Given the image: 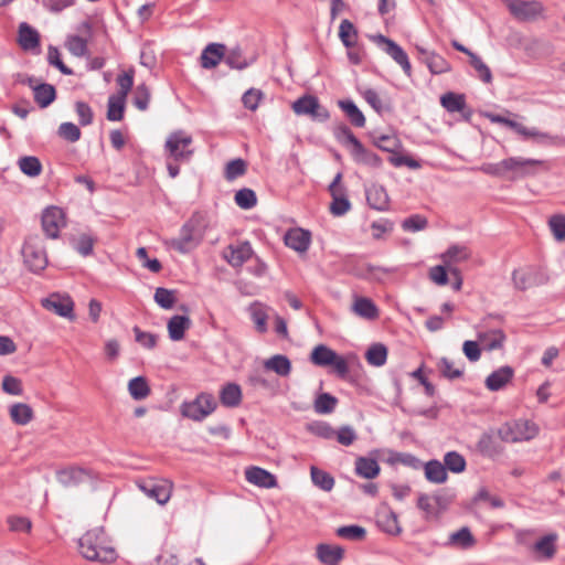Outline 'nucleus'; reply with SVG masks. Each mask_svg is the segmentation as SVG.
Wrapping results in <instances>:
<instances>
[{
	"label": "nucleus",
	"instance_id": "obj_9",
	"mask_svg": "<svg viewBox=\"0 0 565 565\" xmlns=\"http://www.w3.org/2000/svg\"><path fill=\"white\" fill-rule=\"evenodd\" d=\"M510 13L519 21H533L543 12L539 1L503 0Z\"/></svg>",
	"mask_w": 565,
	"mask_h": 565
},
{
	"label": "nucleus",
	"instance_id": "obj_11",
	"mask_svg": "<svg viewBox=\"0 0 565 565\" xmlns=\"http://www.w3.org/2000/svg\"><path fill=\"white\" fill-rule=\"evenodd\" d=\"M77 31L79 34L66 38L65 47L72 55L83 57L87 54V41L92 36V25L88 21H84L77 26Z\"/></svg>",
	"mask_w": 565,
	"mask_h": 565
},
{
	"label": "nucleus",
	"instance_id": "obj_14",
	"mask_svg": "<svg viewBox=\"0 0 565 565\" xmlns=\"http://www.w3.org/2000/svg\"><path fill=\"white\" fill-rule=\"evenodd\" d=\"M139 487L146 495L154 499L159 504H166L172 493V483L168 480H149L142 482Z\"/></svg>",
	"mask_w": 565,
	"mask_h": 565
},
{
	"label": "nucleus",
	"instance_id": "obj_33",
	"mask_svg": "<svg viewBox=\"0 0 565 565\" xmlns=\"http://www.w3.org/2000/svg\"><path fill=\"white\" fill-rule=\"evenodd\" d=\"M338 106L354 127L362 128L365 126V117L354 102L351 99H341L338 102Z\"/></svg>",
	"mask_w": 565,
	"mask_h": 565
},
{
	"label": "nucleus",
	"instance_id": "obj_63",
	"mask_svg": "<svg viewBox=\"0 0 565 565\" xmlns=\"http://www.w3.org/2000/svg\"><path fill=\"white\" fill-rule=\"evenodd\" d=\"M470 65L475 68V71L478 74V77L484 82V83H491L492 81V74L490 68L487 64L483 63V61L477 55L473 54L469 58Z\"/></svg>",
	"mask_w": 565,
	"mask_h": 565
},
{
	"label": "nucleus",
	"instance_id": "obj_47",
	"mask_svg": "<svg viewBox=\"0 0 565 565\" xmlns=\"http://www.w3.org/2000/svg\"><path fill=\"white\" fill-rule=\"evenodd\" d=\"M310 475L313 484L319 487L321 490L331 491L333 489L334 479L330 473L317 467H311Z\"/></svg>",
	"mask_w": 565,
	"mask_h": 565
},
{
	"label": "nucleus",
	"instance_id": "obj_46",
	"mask_svg": "<svg viewBox=\"0 0 565 565\" xmlns=\"http://www.w3.org/2000/svg\"><path fill=\"white\" fill-rule=\"evenodd\" d=\"M437 369L444 377L451 381L463 375V366H455V363L448 358L439 359Z\"/></svg>",
	"mask_w": 565,
	"mask_h": 565
},
{
	"label": "nucleus",
	"instance_id": "obj_6",
	"mask_svg": "<svg viewBox=\"0 0 565 565\" xmlns=\"http://www.w3.org/2000/svg\"><path fill=\"white\" fill-rule=\"evenodd\" d=\"M543 164V161L536 159H524L520 157H511L502 160V167L505 172L511 173L510 179L525 178L535 174V167Z\"/></svg>",
	"mask_w": 565,
	"mask_h": 565
},
{
	"label": "nucleus",
	"instance_id": "obj_20",
	"mask_svg": "<svg viewBox=\"0 0 565 565\" xmlns=\"http://www.w3.org/2000/svg\"><path fill=\"white\" fill-rule=\"evenodd\" d=\"M255 55H246L241 46L225 49L224 62L231 68L242 71L252 65L255 62Z\"/></svg>",
	"mask_w": 565,
	"mask_h": 565
},
{
	"label": "nucleus",
	"instance_id": "obj_42",
	"mask_svg": "<svg viewBox=\"0 0 565 565\" xmlns=\"http://www.w3.org/2000/svg\"><path fill=\"white\" fill-rule=\"evenodd\" d=\"M128 392L135 401H142L150 395V387L146 377L137 376L129 381Z\"/></svg>",
	"mask_w": 565,
	"mask_h": 565
},
{
	"label": "nucleus",
	"instance_id": "obj_32",
	"mask_svg": "<svg viewBox=\"0 0 565 565\" xmlns=\"http://www.w3.org/2000/svg\"><path fill=\"white\" fill-rule=\"evenodd\" d=\"M478 340L484 350L493 351L502 348L505 341V334L501 329H492L479 332Z\"/></svg>",
	"mask_w": 565,
	"mask_h": 565
},
{
	"label": "nucleus",
	"instance_id": "obj_51",
	"mask_svg": "<svg viewBox=\"0 0 565 565\" xmlns=\"http://www.w3.org/2000/svg\"><path fill=\"white\" fill-rule=\"evenodd\" d=\"M332 202L330 204V212L334 216H342L351 209V203L344 192L330 193Z\"/></svg>",
	"mask_w": 565,
	"mask_h": 565
},
{
	"label": "nucleus",
	"instance_id": "obj_26",
	"mask_svg": "<svg viewBox=\"0 0 565 565\" xmlns=\"http://www.w3.org/2000/svg\"><path fill=\"white\" fill-rule=\"evenodd\" d=\"M514 371L510 366H501L493 371L486 379V387L491 392H497L503 388L513 377Z\"/></svg>",
	"mask_w": 565,
	"mask_h": 565
},
{
	"label": "nucleus",
	"instance_id": "obj_60",
	"mask_svg": "<svg viewBox=\"0 0 565 565\" xmlns=\"http://www.w3.org/2000/svg\"><path fill=\"white\" fill-rule=\"evenodd\" d=\"M550 230L558 242L565 241V215L556 214L548 220Z\"/></svg>",
	"mask_w": 565,
	"mask_h": 565
},
{
	"label": "nucleus",
	"instance_id": "obj_31",
	"mask_svg": "<svg viewBox=\"0 0 565 565\" xmlns=\"http://www.w3.org/2000/svg\"><path fill=\"white\" fill-rule=\"evenodd\" d=\"M556 534H547L533 545V553L537 559H550L556 552Z\"/></svg>",
	"mask_w": 565,
	"mask_h": 565
},
{
	"label": "nucleus",
	"instance_id": "obj_54",
	"mask_svg": "<svg viewBox=\"0 0 565 565\" xmlns=\"http://www.w3.org/2000/svg\"><path fill=\"white\" fill-rule=\"evenodd\" d=\"M444 466L446 470H450L454 473H460L466 469V459L462 455L457 451H449L444 457Z\"/></svg>",
	"mask_w": 565,
	"mask_h": 565
},
{
	"label": "nucleus",
	"instance_id": "obj_37",
	"mask_svg": "<svg viewBox=\"0 0 565 565\" xmlns=\"http://www.w3.org/2000/svg\"><path fill=\"white\" fill-rule=\"evenodd\" d=\"M380 465L373 458L359 457L355 460V472L365 479H374L380 473Z\"/></svg>",
	"mask_w": 565,
	"mask_h": 565
},
{
	"label": "nucleus",
	"instance_id": "obj_62",
	"mask_svg": "<svg viewBox=\"0 0 565 565\" xmlns=\"http://www.w3.org/2000/svg\"><path fill=\"white\" fill-rule=\"evenodd\" d=\"M57 134L61 138L70 142H76L82 135L81 129L73 122L61 124Z\"/></svg>",
	"mask_w": 565,
	"mask_h": 565
},
{
	"label": "nucleus",
	"instance_id": "obj_53",
	"mask_svg": "<svg viewBox=\"0 0 565 565\" xmlns=\"http://www.w3.org/2000/svg\"><path fill=\"white\" fill-rule=\"evenodd\" d=\"M335 533L339 537L349 541H362L366 536V530L360 525L340 526L337 529Z\"/></svg>",
	"mask_w": 565,
	"mask_h": 565
},
{
	"label": "nucleus",
	"instance_id": "obj_27",
	"mask_svg": "<svg viewBox=\"0 0 565 565\" xmlns=\"http://www.w3.org/2000/svg\"><path fill=\"white\" fill-rule=\"evenodd\" d=\"M344 556V550L339 545L319 544L317 557L326 565H338Z\"/></svg>",
	"mask_w": 565,
	"mask_h": 565
},
{
	"label": "nucleus",
	"instance_id": "obj_48",
	"mask_svg": "<svg viewBox=\"0 0 565 565\" xmlns=\"http://www.w3.org/2000/svg\"><path fill=\"white\" fill-rule=\"evenodd\" d=\"M440 103L450 113L462 111L466 108L465 96L451 92L444 94Z\"/></svg>",
	"mask_w": 565,
	"mask_h": 565
},
{
	"label": "nucleus",
	"instance_id": "obj_57",
	"mask_svg": "<svg viewBox=\"0 0 565 565\" xmlns=\"http://www.w3.org/2000/svg\"><path fill=\"white\" fill-rule=\"evenodd\" d=\"M235 203L244 210L254 207L257 203L256 194L253 190L244 188L236 192Z\"/></svg>",
	"mask_w": 565,
	"mask_h": 565
},
{
	"label": "nucleus",
	"instance_id": "obj_16",
	"mask_svg": "<svg viewBox=\"0 0 565 565\" xmlns=\"http://www.w3.org/2000/svg\"><path fill=\"white\" fill-rule=\"evenodd\" d=\"M416 50L419 54V60L426 64L431 74H444L451 70L449 62L440 54L428 51L419 45L416 46Z\"/></svg>",
	"mask_w": 565,
	"mask_h": 565
},
{
	"label": "nucleus",
	"instance_id": "obj_22",
	"mask_svg": "<svg viewBox=\"0 0 565 565\" xmlns=\"http://www.w3.org/2000/svg\"><path fill=\"white\" fill-rule=\"evenodd\" d=\"M284 241L288 247L303 253L309 248L311 235L302 228H291L285 234Z\"/></svg>",
	"mask_w": 565,
	"mask_h": 565
},
{
	"label": "nucleus",
	"instance_id": "obj_41",
	"mask_svg": "<svg viewBox=\"0 0 565 565\" xmlns=\"http://www.w3.org/2000/svg\"><path fill=\"white\" fill-rule=\"evenodd\" d=\"M10 417L17 425H26L33 419V409L25 403H15L10 407Z\"/></svg>",
	"mask_w": 565,
	"mask_h": 565
},
{
	"label": "nucleus",
	"instance_id": "obj_2",
	"mask_svg": "<svg viewBox=\"0 0 565 565\" xmlns=\"http://www.w3.org/2000/svg\"><path fill=\"white\" fill-rule=\"evenodd\" d=\"M209 222L204 213L194 212L182 225L180 234L171 238L167 244L169 247L181 254L189 253L196 248L204 238Z\"/></svg>",
	"mask_w": 565,
	"mask_h": 565
},
{
	"label": "nucleus",
	"instance_id": "obj_56",
	"mask_svg": "<svg viewBox=\"0 0 565 565\" xmlns=\"http://www.w3.org/2000/svg\"><path fill=\"white\" fill-rule=\"evenodd\" d=\"M153 298L157 305L163 309L173 308L177 301L175 291L163 287H159L156 289Z\"/></svg>",
	"mask_w": 565,
	"mask_h": 565
},
{
	"label": "nucleus",
	"instance_id": "obj_7",
	"mask_svg": "<svg viewBox=\"0 0 565 565\" xmlns=\"http://www.w3.org/2000/svg\"><path fill=\"white\" fill-rule=\"evenodd\" d=\"M57 481L65 488L78 487L95 479L94 472L78 466H70L56 471Z\"/></svg>",
	"mask_w": 565,
	"mask_h": 565
},
{
	"label": "nucleus",
	"instance_id": "obj_18",
	"mask_svg": "<svg viewBox=\"0 0 565 565\" xmlns=\"http://www.w3.org/2000/svg\"><path fill=\"white\" fill-rule=\"evenodd\" d=\"M253 255V248L249 242H242L237 245H230L223 250L224 259L232 267H241Z\"/></svg>",
	"mask_w": 565,
	"mask_h": 565
},
{
	"label": "nucleus",
	"instance_id": "obj_55",
	"mask_svg": "<svg viewBox=\"0 0 565 565\" xmlns=\"http://www.w3.org/2000/svg\"><path fill=\"white\" fill-rule=\"evenodd\" d=\"M339 36L345 47H352L356 41V30L352 22L343 20L339 28Z\"/></svg>",
	"mask_w": 565,
	"mask_h": 565
},
{
	"label": "nucleus",
	"instance_id": "obj_49",
	"mask_svg": "<svg viewBox=\"0 0 565 565\" xmlns=\"http://www.w3.org/2000/svg\"><path fill=\"white\" fill-rule=\"evenodd\" d=\"M20 170L28 177L34 178L42 172L41 161L33 156L22 157L18 161Z\"/></svg>",
	"mask_w": 565,
	"mask_h": 565
},
{
	"label": "nucleus",
	"instance_id": "obj_21",
	"mask_svg": "<svg viewBox=\"0 0 565 565\" xmlns=\"http://www.w3.org/2000/svg\"><path fill=\"white\" fill-rule=\"evenodd\" d=\"M504 126L511 128L516 134L524 137L525 139L535 138L540 142H548V143H555L557 140V137L551 136L547 132H542L535 128H527V127L523 126L522 124H520L515 120L509 119V118L507 121H504Z\"/></svg>",
	"mask_w": 565,
	"mask_h": 565
},
{
	"label": "nucleus",
	"instance_id": "obj_1",
	"mask_svg": "<svg viewBox=\"0 0 565 565\" xmlns=\"http://www.w3.org/2000/svg\"><path fill=\"white\" fill-rule=\"evenodd\" d=\"M78 550L88 561L111 563L117 558V553L102 527L87 531L78 540Z\"/></svg>",
	"mask_w": 565,
	"mask_h": 565
},
{
	"label": "nucleus",
	"instance_id": "obj_19",
	"mask_svg": "<svg viewBox=\"0 0 565 565\" xmlns=\"http://www.w3.org/2000/svg\"><path fill=\"white\" fill-rule=\"evenodd\" d=\"M246 480L259 488L271 489L277 486L276 477L260 467H249L245 470Z\"/></svg>",
	"mask_w": 565,
	"mask_h": 565
},
{
	"label": "nucleus",
	"instance_id": "obj_44",
	"mask_svg": "<svg viewBox=\"0 0 565 565\" xmlns=\"http://www.w3.org/2000/svg\"><path fill=\"white\" fill-rule=\"evenodd\" d=\"M365 359L373 366L384 365L387 359L386 347L382 343L372 344L365 353Z\"/></svg>",
	"mask_w": 565,
	"mask_h": 565
},
{
	"label": "nucleus",
	"instance_id": "obj_4",
	"mask_svg": "<svg viewBox=\"0 0 565 565\" xmlns=\"http://www.w3.org/2000/svg\"><path fill=\"white\" fill-rule=\"evenodd\" d=\"M539 433L537 426L530 420H515L507 423L499 428V437L507 443L530 440Z\"/></svg>",
	"mask_w": 565,
	"mask_h": 565
},
{
	"label": "nucleus",
	"instance_id": "obj_52",
	"mask_svg": "<svg viewBox=\"0 0 565 565\" xmlns=\"http://www.w3.org/2000/svg\"><path fill=\"white\" fill-rule=\"evenodd\" d=\"M448 544L469 548L475 544V539L468 527H461L459 531L450 534Z\"/></svg>",
	"mask_w": 565,
	"mask_h": 565
},
{
	"label": "nucleus",
	"instance_id": "obj_61",
	"mask_svg": "<svg viewBox=\"0 0 565 565\" xmlns=\"http://www.w3.org/2000/svg\"><path fill=\"white\" fill-rule=\"evenodd\" d=\"M264 98V94L260 89L249 88L242 97V103L245 108L255 111L258 108L260 100Z\"/></svg>",
	"mask_w": 565,
	"mask_h": 565
},
{
	"label": "nucleus",
	"instance_id": "obj_36",
	"mask_svg": "<svg viewBox=\"0 0 565 565\" xmlns=\"http://www.w3.org/2000/svg\"><path fill=\"white\" fill-rule=\"evenodd\" d=\"M351 156L360 164L372 168H380L382 164V159L376 153L367 150L362 143L358 145L355 149H351Z\"/></svg>",
	"mask_w": 565,
	"mask_h": 565
},
{
	"label": "nucleus",
	"instance_id": "obj_64",
	"mask_svg": "<svg viewBox=\"0 0 565 565\" xmlns=\"http://www.w3.org/2000/svg\"><path fill=\"white\" fill-rule=\"evenodd\" d=\"M149 100H150L149 88L145 84L138 85L135 89L134 105L139 110H146L148 108Z\"/></svg>",
	"mask_w": 565,
	"mask_h": 565
},
{
	"label": "nucleus",
	"instance_id": "obj_38",
	"mask_svg": "<svg viewBox=\"0 0 565 565\" xmlns=\"http://www.w3.org/2000/svg\"><path fill=\"white\" fill-rule=\"evenodd\" d=\"M425 477L429 482L444 483L446 482L448 475L446 467L438 460H429L424 465Z\"/></svg>",
	"mask_w": 565,
	"mask_h": 565
},
{
	"label": "nucleus",
	"instance_id": "obj_12",
	"mask_svg": "<svg viewBox=\"0 0 565 565\" xmlns=\"http://www.w3.org/2000/svg\"><path fill=\"white\" fill-rule=\"evenodd\" d=\"M514 287L519 290H526L545 282V276L536 268L526 267L515 269L512 274Z\"/></svg>",
	"mask_w": 565,
	"mask_h": 565
},
{
	"label": "nucleus",
	"instance_id": "obj_50",
	"mask_svg": "<svg viewBox=\"0 0 565 565\" xmlns=\"http://www.w3.org/2000/svg\"><path fill=\"white\" fill-rule=\"evenodd\" d=\"M125 102L122 96L111 95L108 98L107 119L110 121H119L124 117Z\"/></svg>",
	"mask_w": 565,
	"mask_h": 565
},
{
	"label": "nucleus",
	"instance_id": "obj_34",
	"mask_svg": "<svg viewBox=\"0 0 565 565\" xmlns=\"http://www.w3.org/2000/svg\"><path fill=\"white\" fill-rule=\"evenodd\" d=\"M264 367L267 371H273L277 375L285 377L291 372V362L286 355L276 354L264 362Z\"/></svg>",
	"mask_w": 565,
	"mask_h": 565
},
{
	"label": "nucleus",
	"instance_id": "obj_58",
	"mask_svg": "<svg viewBox=\"0 0 565 565\" xmlns=\"http://www.w3.org/2000/svg\"><path fill=\"white\" fill-rule=\"evenodd\" d=\"M250 316H252L253 322L255 323L256 329L259 332H265L267 330V319H268L265 308L260 303L252 305L250 306Z\"/></svg>",
	"mask_w": 565,
	"mask_h": 565
},
{
	"label": "nucleus",
	"instance_id": "obj_40",
	"mask_svg": "<svg viewBox=\"0 0 565 565\" xmlns=\"http://www.w3.org/2000/svg\"><path fill=\"white\" fill-rule=\"evenodd\" d=\"M220 399L224 406H238L242 401L241 387L235 383H227L220 392Z\"/></svg>",
	"mask_w": 565,
	"mask_h": 565
},
{
	"label": "nucleus",
	"instance_id": "obj_17",
	"mask_svg": "<svg viewBox=\"0 0 565 565\" xmlns=\"http://www.w3.org/2000/svg\"><path fill=\"white\" fill-rule=\"evenodd\" d=\"M376 42L386 45L385 52L403 68L407 76L412 74V66L406 52L394 41L379 34L374 38Z\"/></svg>",
	"mask_w": 565,
	"mask_h": 565
},
{
	"label": "nucleus",
	"instance_id": "obj_23",
	"mask_svg": "<svg viewBox=\"0 0 565 565\" xmlns=\"http://www.w3.org/2000/svg\"><path fill=\"white\" fill-rule=\"evenodd\" d=\"M18 43L24 51H32L40 46V34L26 22L19 24Z\"/></svg>",
	"mask_w": 565,
	"mask_h": 565
},
{
	"label": "nucleus",
	"instance_id": "obj_13",
	"mask_svg": "<svg viewBox=\"0 0 565 565\" xmlns=\"http://www.w3.org/2000/svg\"><path fill=\"white\" fill-rule=\"evenodd\" d=\"M42 306L60 317L73 319L74 302L67 295L52 294L42 300Z\"/></svg>",
	"mask_w": 565,
	"mask_h": 565
},
{
	"label": "nucleus",
	"instance_id": "obj_24",
	"mask_svg": "<svg viewBox=\"0 0 565 565\" xmlns=\"http://www.w3.org/2000/svg\"><path fill=\"white\" fill-rule=\"evenodd\" d=\"M225 49L224 44H209L201 54V66L206 70L217 66L222 60L224 61Z\"/></svg>",
	"mask_w": 565,
	"mask_h": 565
},
{
	"label": "nucleus",
	"instance_id": "obj_3",
	"mask_svg": "<svg viewBox=\"0 0 565 565\" xmlns=\"http://www.w3.org/2000/svg\"><path fill=\"white\" fill-rule=\"evenodd\" d=\"M192 142V137L182 130L170 134L164 145L169 159L175 162L189 161L193 154V150L190 148Z\"/></svg>",
	"mask_w": 565,
	"mask_h": 565
},
{
	"label": "nucleus",
	"instance_id": "obj_35",
	"mask_svg": "<svg viewBox=\"0 0 565 565\" xmlns=\"http://www.w3.org/2000/svg\"><path fill=\"white\" fill-rule=\"evenodd\" d=\"M377 524L385 533L390 535H398L402 532L397 514L392 510L379 513Z\"/></svg>",
	"mask_w": 565,
	"mask_h": 565
},
{
	"label": "nucleus",
	"instance_id": "obj_29",
	"mask_svg": "<svg viewBox=\"0 0 565 565\" xmlns=\"http://www.w3.org/2000/svg\"><path fill=\"white\" fill-rule=\"evenodd\" d=\"M470 256L471 253L466 246L454 245L441 255V258L448 271H450V268H457V264L468 260Z\"/></svg>",
	"mask_w": 565,
	"mask_h": 565
},
{
	"label": "nucleus",
	"instance_id": "obj_30",
	"mask_svg": "<svg viewBox=\"0 0 565 565\" xmlns=\"http://www.w3.org/2000/svg\"><path fill=\"white\" fill-rule=\"evenodd\" d=\"M352 311L366 320H375L379 317V309L374 301L366 297H356L352 305Z\"/></svg>",
	"mask_w": 565,
	"mask_h": 565
},
{
	"label": "nucleus",
	"instance_id": "obj_28",
	"mask_svg": "<svg viewBox=\"0 0 565 565\" xmlns=\"http://www.w3.org/2000/svg\"><path fill=\"white\" fill-rule=\"evenodd\" d=\"M191 327V319L188 316H173L169 319L167 328L169 338L172 341H180L184 338L185 331Z\"/></svg>",
	"mask_w": 565,
	"mask_h": 565
},
{
	"label": "nucleus",
	"instance_id": "obj_10",
	"mask_svg": "<svg viewBox=\"0 0 565 565\" xmlns=\"http://www.w3.org/2000/svg\"><path fill=\"white\" fill-rule=\"evenodd\" d=\"M22 255L25 265L34 273L43 270L47 265L46 254L36 239L30 238L24 243Z\"/></svg>",
	"mask_w": 565,
	"mask_h": 565
},
{
	"label": "nucleus",
	"instance_id": "obj_8",
	"mask_svg": "<svg viewBox=\"0 0 565 565\" xmlns=\"http://www.w3.org/2000/svg\"><path fill=\"white\" fill-rule=\"evenodd\" d=\"M216 407L215 398L211 394H201L195 401L182 406V414L194 420H202Z\"/></svg>",
	"mask_w": 565,
	"mask_h": 565
},
{
	"label": "nucleus",
	"instance_id": "obj_39",
	"mask_svg": "<svg viewBox=\"0 0 565 565\" xmlns=\"http://www.w3.org/2000/svg\"><path fill=\"white\" fill-rule=\"evenodd\" d=\"M34 100L41 108H45L51 105L55 97L56 90L51 84H38L33 87Z\"/></svg>",
	"mask_w": 565,
	"mask_h": 565
},
{
	"label": "nucleus",
	"instance_id": "obj_45",
	"mask_svg": "<svg viewBox=\"0 0 565 565\" xmlns=\"http://www.w3.org/2000/svg\"><path fill=\"white\" fill-rule=\"evenodd\" d=\"M337 404V397L329 393H321L315 399L313 409L317 414H331Z\"/></svg>",
	"mask_w": 565,
	"mask_h": 565
},
{
	"label": "nucleus",
	"instance_id": "obj_43",
	"mask_svg": "<svg viewBox=\"0 0 565 565\" xmlns=\"http://www.w3.org/2000/svg\"><path fill=\"white\" fill-rule=\"evenodd\" d=\"M337 353L324 344L317 345L310 355V360L318 366H329Z\"/></svg>",
	"mask_w": 565,
	"mask_h": 565
},
{
	"label": "nucleus",
	"instance_id": "obj_25",
	"mask_svg": "<svg viewBox=\"0 0 565 565\" xmlns=\"http://www.w3.org/2000/svg\"><path fill=\"white\" fill-rule=\"evenodd\" d=\"M366 201L369 205L377 211H386L388 209L390 199L384 186L372 184L365 190Z\"/></svg>",
	"mask_w": 565,
	"mask_h": 565
},
{
	"label": "nucleus",
	"instance_id": "obj_59",
	"mask_svg": "<svg viewBox=\"0 0 565 565\" xmlns=\"http://www.w3.org/2000/svg\"><path fill=\"white\" fill-rule=\"evenodd\" d=\"M246 168V162L243 159L231 160L225 167L224 177L226 180L233 181L236 178L245 174Z\"/></svg>",
	"mask_w": 565,
	"mask_h": 565
},
{
	"label": "nucleus",
	"instance_id": "obj_15",
	"mask_svg": "<svg viewBox=\"0 0 565 565\" xmlns=\"http://www.w3.org/2000/svg\"><path fill=\"white\" fill-rule=\"evenodd\" d=\"M64 225V213L60 207H47L42 214V228L46 236L56 238L60 228Z\"/></svg>",
	"mask_w": 565,
	"mask_h": 565
},
{
	"label": "nucleus",
	"instance_id": "obj_5",
	"mask_svg": "<svg viewBox=\"0 0 565 565\" xmlns=\"http://www.w3.org/2000/svg\"><path fill=\"white\" fill-rule=\"evenodd\" d=\"M292 110L297 115L309 116L312 120L324 122L329 119V110L321 106L318 98L305 95L292 103Z\"/></svg>",
	"mask_w": 565,
	"mask_h": 565
}]
</instances>
